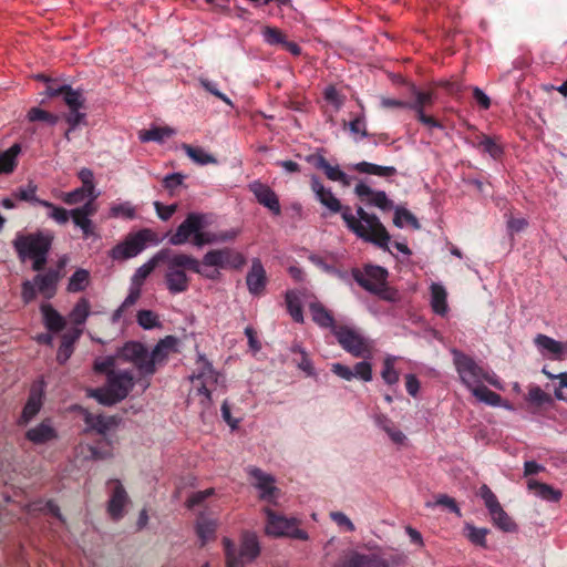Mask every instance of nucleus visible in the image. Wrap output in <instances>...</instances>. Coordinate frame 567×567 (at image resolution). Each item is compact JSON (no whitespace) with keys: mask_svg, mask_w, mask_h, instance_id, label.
<instances>
[{"mask_svg":"<svg viewBox=\"0 0 567 567\" xmlns=\"http://www.w3.org/2000/svg\"><path fill=\"white\" fill-rule=\"evenodd\" d=\"M161 252H165L161 264H165L166 266L164 281L166 289L172 295H178L188 290L190 278L187 271L197 274L209 280L220 279L221 274L219 271L203 268L199 260L193 255L174 252L169 248H162Z\"/></svg>","mask_w":567,"mask_h":567,"instance_id":"f257e3e1","label":"nucleus"},{"mask_svg":"<svg viewBox=\"0 0 567 567\" xmlns=\"http://www.w3.org/2000/svg\"><path fill=\"white\" fill-rule=\"evenodd\" d=\"M208 215L204 213H188L175 231L167 233L168 243L173 246H182L190 243L195 247L231 241L237 231L226 230L220 233L206 231Z\"/></svg>","mask_w":567,"mask_h":567,"instance_id":"f03ea898","label":"nucleus"},{"mask_svg":"<svg viewBox=\"0 0 567 567\" xmlns=\"http://www.w3.org/2000/svg\"><path fill=\"white\" fill-rule=\"evenodd\" d=\"M53 241L54 235L51 231L17 233L12 247L21 262L30 260L33 271H42L48 262Z\"/></svg>","mask_w":567,"mask_h":567,"instance_id":"7ed1b4c3","label":"nucleus"},{"mask_svg":"<svg viewBox=\"0 0 567 567\" xmlns=\"http://www.w3.org/2000/svg\"><path fill=\"white\" fill-rule=\"evenodd\" d=\"M357 216L358 217L352 214L349 206H344L341 217L348 229L364 241L372 243L388 250L391 236L379 217L374 214L367 213L360 206L357 208Z\"/></svg>","mask_w":567,"mask_h":567,"instance_id":"20e7f679","label":"nucleus"},{"mask_svg":"<svg viewBox=\"0 0 567 567\" xmlns=\"http://www.w3.org/2000/svg\"><path fill=\"white\" fill-rule=\"evenodd\" d=\"M352 278L369 293L380 300L396 303L401 300L400 291L389 285V272L384 267L377 265H364L360 268H352Z\"/></svg>","mask_w":567,"mask_h":567,"instance_id":"39448f33","label":"nucleus"},{"mask_svg":"<svg viewBox=\"0 0 567 567\" xmlns=\"http://www.w3.org/2000/svg\"><path fill=\"white\" fill-rule=\"evenodd\" d=\"M451 353L460 380L470 391L483 382H487L497 390H504L501 379L495 373L486 371L471 355L457 349H453Z\"/></svg>","mask_w":567,"mask_h":567,"instance_id":"423d86ee","label":"nucleus"},{"mask_svg":"<svg viewBox=\"0 0 567 567\" xmlns=\"http://www.w3.org/2000/svg\"><path fill=\"white\" fill-rule=\"evenodd\" d=\"M414 100L406 102L396 99H385L382 104L386 107L406 109L415 113L416 120L429 128H443L442 123L432 115L425 113L427 107H432L437 99L433 90H419L415 85L411 89Z\"/></svg>","mask_w":567,"mask_h":567,"instance_id":"0eeeda50","label":"nucleus"},{"mask_svg":"<svg viewBox=\"0 0 567 567\" xmlns=\"http://www.w3.org/2000/svg\"><path fill=\"white\" fill-rule=\"evenodd\" d=\"M135 385V379L131 371L111 372L105 386L96 388L90 395L99 403L111 406L127 398Z\"/></svg>","mask_w":567,"mask_h":567,"instance_id":"6e6552de","label":"nucleus"},{"mask_svg":"<svg viewBox=\"0 0 567 567\" xmlns=\"http://www.w3.org/2000/svg\"><path fill=\"white\" fill-rule=\"evenodd\" d=\"M45 93L50 97L63 96V101L70 111L64 116L70 131L74 130L85 120V113L81 112L84 109L85 99L80 90H74L69 84L60 85L51 80L47 85Z\"/></svg>","mask_w":567,"mask_h":567,"instance_id":"1a4fd4ad","label":"nucleus"},{"mask_svg":"<svg viewBox=\"0 0 567 567\" xmlns=\"http://www.w3.org/2000/svg\"><path fill=\"white\" fill-rule=\"evenodd\" d=\"M158 235L151 228H143L136 233H130L123 241L116 244L110 251L113 260H126L136 257L150 245L161 243Z\"/></svg>","mask_w":567,"mask_h":567,"instance_id":"9d476101","label":"nucleus"},{"mask_svg":"<svg viewBox=\"0 0 567 567\" xmlns=\"http://www.w3.org/2000/svg\"><path fill=\"white\" fill-rule=\"evenodd\" d=\"M223 545L226 567H245V564L254 561L260 555L258 537L254 533L243 534L239 550L228 537L223 538Z\"/></svg>","mask_w":567,"mask_h":567,"instance_id":"9b49d317","label":"nucleus"},{"mask_svg":"<svg viewBox=\"0 0 567 567\" xmlns=\"http://www.w3.org/2000/svg\"><path fill=\"white\" fill-rule=\"evenodd\" d=\"M38 274L32 280H24L21 284V299L24 305L31 303L39 292L45 299H52L58 292V286L61 279L59 275L47 269L44 272Z\"/></svg>","mask_w":567,"mask_h":567,"instance_id":"f8f14e48","label":"nucleus"},{"mask_svg":"<svg viewBox=\"0 0 567 567\" xmlns=\"http://www.w3.org/2000/svg\"><path fill=\"white\" fill-rule=\"evenodd\" d=\"M340 347L354 358L371 359L372 342L359 330L347 324H339L332 333Z\"/></svg>","mask_w":567,"mask_h":567,"instance_id":"ddd939ff","label":"nucleus"},{"mask_svg":"<svg viewBox=\"0 0 567 567\" xmlns=\"http://www.w3.org/2000/svg\"><path fill=\"white\" fill-rule=\"evenodd\" d=\"M199 262L203 268L220 272V269L240 270L247 260L243 252L230 247H224L208 250Z\"/></svg>","mask_w":567,"mask_h":567,"instance_id":"4468645a","label":"nucleus"},{"mask_svg":"<svg viewBox=\"0 0 567 567\" xmlns=\"http://www.w3.org/2000/svg\"><path fill=\"white\" fill-rule=\"evenodd\" d=\"M264 513L267 517L265 527L267 535L275 537L285 536L299 540H307L309 538L308 533L298 527V520L296 518H287L282 515H278L269 507H266Z\"/></svg>","mask_w":567,"mask_h":567,"instance_id":"2eb2a0df","label":"nucleus"},{"mask_svg":"<svg viewBox=\"0 0 567 567\" xmlns=\"http://www.w3.org/2000/svg\"><path fill=\"white\" fill-rule=\"evenodd\" d=\"M121 358L134 364L138 373L143 377H152L156 372L148 361V350L140 341H127L121 349Z\"/></svg>","mask_w":567,"mask_h":567,"instance_id":"dca6fc26","label":"nucleus"},{"mask_svg":"<svg viewBox=\"0 0 567 567\" xmlns=\"http://www.w3.org/2000/svg\"><path fill=\"white\" fill-rule=\"evenodd\" d=\"M99 196L97 192H93L89 194L87 200L82 206L72 209V221L82 230L85 239L95 235V226L91 217L97 212L95 200Z\"/></svg>","mask_w":567,"mask_h":567,"instance_id":"f3484780","label":"nucleus"},{"mask_svg":"<svg viewBox=\"0 0 567 567\" xmlns=\"http://www.w3.org/2000/svg\"><path fill=\"white\" fill-rule=\"evenodd\" d=\"M164 254L165 252L158 250L151 259L136 269L132 278L128 295L125 298V306H134L141 298L142 286L145 279L153 272L156 266L161 264Z\"/></svg>","mask_w":567,"mask_h":567,"instance_id":"a211bd4d","label":"nucleus"},{"mask_svg":"<svg viewBox=\"0 0 567 567\" xmlns=\"http://www.w3.org/2000/svg\"><path fill=\"white\" fill-rule=\"evenodd\" d=\"M107 485L112 488L106 503V513L111 520L120 522L125 515V507L130 503V497L120 480L112 478L107 482Z\"/></svg>","mask_w":567,"mask_h":567,"instance_id":"6ab92c4d","label":"nucleus"},{"mask_svg":"<svg viewBox=\"0 0 567 567\" xmlns=\"http://www.w3.org/2000/svg\"><path fill=\"white\" fill-rule=\"evenodd\" d=\"M247 473L252 480V485L259 491V498L276 504L279 488L276 486L275 477L256 466L248 467Z\"/></svg>","mask_w":567,"mask_h":567,"instance_id":"aec40b11","label":"nucleus"},{"mask_svg":"<svg viewBox=\"0 0 567 567\" xmlns=\"http://www.w3.org/2000/svg\"><path fill=\"white\" fill-rule=\"evenodd\" d=\"M404 555L392 557L391 561L375 554L365 555L352 553L346 559L337 563L333 567H390V564H401L405 561Z\"/></svg>","mask_w":567,"mask_h":567,"instance_id":"412c9836","label":"nucleus"},{"mask_svg":"<svg viewBox=\"0 0 567 567\" xmlns=\"http://www.w3.org/2000/svg\"><path fill=\"white\" fill-rule=\"evenodd\" d=\"M248 189L252 193L256 202L267 208L272 216L281 215L279 197L268 184L256 179L248 184Z\"/></svg>","mask_w":567,"mask_h":567,"instance_id":"4be33fe9","label":"nucleus"},{"mask_svg":"<svg viewBox=\"0 0 567 567\" xmlns=\"http://www.w3.org/2000/svg\"><path fill=\"white\" fill-rule=\"evenodd\" d=\"M246 285L252 296H261L266 291L268 277L266 269L259 258H254L250 269L246 275Z\"/></svg>","mask_w":567,"mask_h":567,"instance_id":"5701e85b","label":"nucleus"},{"mask_svg":"<svg viewBox=\"0 0 567 567\" xmlns=\"http://www.w3.org/2000/svg\"><path fill=\"white\" fill-rule=\"evenodd\" d=\"M59 434L51 419H44L39 424L30 427L24 437L33 445H44L58 439Z\"/></svg>","mask_w":567,"mask_h":567,"instance_id":"b1692460","label":"nucleus"},{"mask_svg":"<svg viewBox=\"0 0 567 567\" xmlns=\"http://www.w3.org/2000/svg\"><path fill=\"white\" fill-rule=\"evenodd\" d=\"M310 184L312 192L321 205H323L332 214H342L344 206L334 196L330 188L324 187L319 177L312 176Z\"/></svg>","mask_w":567,"mask_h":567,"instance_id":"393cba45","label":"nucleus"},{"mask_svg":"<svg viewBox=\"0 0 567 567\" xmlns=\"http://www.w3.org/2000/svg\"><path fill=\"white\" fill-rule=\"evenodd\" d=\"M176 347V337L166 336L164 339H161L153 350L148 352V361L152 363L153 368L157 369V365H163L167 361L169 354L177 351Z\"/></svg>","mask_w":567,"mask_h":567,"instance_id":"a878e982","label":"nucleus"},{"mask_svg":"<svg viewBox=\"0 0 567 567\" xmlns=\"http://www.w3.org/2000/svg\"><path fill=\"white\" fill-rule=\"evenodd\" d=\"M42 396L43 394L41 389H37L34 386L31 388L27 403L22 409L21 415L17 420L18 426H25L35 417L43 405Z\"/></svg>","mask_w":567,"mask_h":567,"instance_id":"bb28decb","label":"nucleus"},{"mask_svg":"<svg viewBox=\"0 0 567 567\" xmlns=\"http://www.w3.org/2000/svg\"><path fill=\"white\" fill-rule=\"evenodd\" d=\"M309 311L312 321L320 328L329 329L333 333L336 328L339 327V324H337L336 322L332 312L322 302H311L309 305Z\"/></svg>","mask_w":567,"mask_h":567,"instance_id":"cd10ccee","label":"nucleus"},{"mask_svg":"<svg viewBox=\"0 0 567 567\" xmlns=\"http://www.w3.org/2000/svg\"><path fill=\"white\" fill-rule=\"evenodd\" d=\"M218 523L214 518H209L206 513L200 512L195 524V533L199 539L200 547L216 538Z\"/></svg>","mask_w":567,"mask_h":567,"instance_id":"c85d7f7f","label":"nucleus"},{"mask_svg":"<svg viewBox=\"0 0 567 567\" xmlns=\"http://www.w3.org/2000/svg\"><path fill=\"white\" fill-rule=\"evenodd\" d=\"M83 421L86 424L84 433L95 431L104 435L111 426L115 425L114 417H106L102 414H93L86 409H82Z\"/></svg>","mask_w":567,"mask_h":567,"instance_id":"c756f323","label":"nucleus"},{"mask_svg":"<svg viewBox=\"0 0 567 567\" xmlns=\"http://www.w3.org/2000/svg\"><path fill=\"white\" fill-rule=\"evenodd\" d=\"M535 344L542 351H546L551 354L554 360H564L567 355V343L557 341L546 334H537L535 338Z\"/></svg>","mask_w":567,"mask_h":567,"instance_id":"7c9ffc66","label":"nucleus"},{"mask_svg":"<svg viewBox=\"0 0 567 567\" xmlns=\"http://www.w3.org/2000/svg\"><path fill=\"white\" fill-rule=\"evenodd\" d=\"M315 166L317 169L323 171L328 179L340 182L344 186L350 185L349 176L343 171H341L339 166H331L324 156H316Z\"/></svg>","mask_w":567,"mask_h":567,"instance_id":"2f4dec72","label":"nucleus"},{"mask_svg":"<svg viewBox=\"0 0 567 567\" xmlns=\"http://www.w3.org/2000/svg\"><path fill=\"white\" fill-rule=\"evenodd\" d=\"M40 311L45 328L51 332H59L65 327V319L50 303H42Z\"/></svg>","mask_w":567,"mask_h":567,"instance_id":"473e14b6","label":"nucleus"},{"mask_svg":"<svg viewBox=\"0 0 567 567\" xmlns=\"http://www.w3.org/2000/svg\"><path fill=\"white\" fill-rule=\"evenodd\" d=\"M527 487L529 491H533L536 496L548 502L558 503L563 497V492L560 489L554 488L551 485L536 480H529L527 482Z\"/></svg>","mask_w":567,"mask_h":567,"instance_id":"72a5a7b5","label":"nucleus"},{"mask_svg":"<svg viewBox=\"0 0 567 567\" xmlns=\"http://www.w3.org/2000/svg\"><path fill=\"white\" fill-rule=\"evenodd\" d=\"M174 134L175 131L169 126L152 125L148 130L138 131V140L142 143L156 142L162 144Z\"/></svg>","mask_w":567,"mask_h":567,"instance_id":"f704fd0d","label":"nucleus"},{"mask_svg":"<svg viewBox=\"0 0 567 567\" xmlns=\"http://www.w3.org/2000/svg\"><path fill=\"white\" fill-rule=\"evenodd\" d=\"M81 331L74 330L73 332H68L62 334L61 344L56 352V361L60 364L66 363L74 351V344L80 338Z\"/></svg>","mask_w":567,"mask_h":567,"instance_id":"c9c22d12","label":"nucleus"},{"mask_svg":"<svg viewBox=\"0 0 567 567\" xmlns=\"http://www.w3.org/2000/svg\"><path fill=\"white\" fill-rule=\"evenodd\" d=\"M285 303L287 312L290 315L291 319L297 323H303V309L302 303L299 297L298 291L288 290L285 293Z\"/></svg>","mask_w":567,"mask_h":567,"instance_id":"e433bc0d","label":"nucleus"},{"mask_svg":"<svg viewBox=\"0 0 567 567\" xmlns=\"http://www.w3.org/2000/svg\"><path fill=\"white\" fill-rule=\"evenodd\" d=\"M21 152V146L14 143L7 151L0 152V175L11 174L18 166V155Z\"/></svg>","mask_w":567,"mask_h":567,"instance_id":"4c0bfd02","label":"nucleus"},{"mask_svg":"<svg viewBox=\"0 0 567 567\" xmlns=\"http://www.w3.org/2000/svg\"><path fill=\"white\" fill-rule=\"evenodd\" d=\"M471 393L481 402H484L491 406H504L506 409H511V406L503 402L502 396L489 390L487 386L483 385V383L476 388H473Z\"/></svg>","mask_w":567,"mask_h":567,"instance_id":"58836bf2","label":"nucleus"},{"mask_svg":"<svg viewBox=\"0 0 567 567\" xmlns=\"http://www.w3.org/2000/svg\"><path fill=\"white\" fill-rule=\"evenodd\" d=\"M198 369L197 373L192 377L193 381H205L209 384H216L218 382V373L213 368V364L203 355L197 361Z\"/></svg>","mask_w":567,"mask_h":567,"instance_id":"ea45409f","label":"nucleus"},{"mask_svg":"<svg viewBox=\"0 0 567 567\" xmlns=\"http://www.w3.org/2000/svg\"><path fill=\"white\" fill-rule=\"evenodd\" d=\"M446 290L440 284L431 285V307L433 311L440 316L447 312Z\"/></svg>","mask_w":567,"mask_h":567,"instance_id":"a19ab883","label":"nucleus"},{"mask_svg":"<svg viewBox=\"0 0 567 567\" xmlns=\"http://www.w3.org/2000/svg\"><path fill=\"white\" fill-rule=\"evenodd\" d=\"M354 169L361 174L377 175L381 177H392L396 174L393 166H381L369 162H360L355 164Z\"/></svg>","mask_w":567,"mask_h":567,"instance_id":"79ce46f5","label":"nucleus"},{"mask_svg":"<svg viewBox=\"0 0 567 567\" xmlns=\"http://www.w3.org/2000/svg\"><path fill=\"white\" fill-rule=\"evenodd\" d=\"M476 147L483 153L488 154L494 159H499L504 154L503 146L496 141L495 137L482 134L478 137Z\"/></svg>","mask_w":567,"mask_h":567,"instance_id":"37998d69","label":"nucleus"},{"mask_svg":"<svg viewBox=\"0 0 567 567\" xmlns=\"http://www.w3.org/2000/svg\"><path fill=\"white\" fill-rule=\"evenodd\" d=\"M290 351L299 355V358L293 359V362L301 371H303L308 377L316 375V370L312 360L310 359L309 354L301 344H292Z\"/></svg>","mask_w":567,"mask_h":567,"instance_id":"c03bdc74","label":"nucleus"},{"mask_svg":"<svg viewBox=\"0 0 567 567\" xmlns=\"http://www.w3.org/2000/svg\"><path fill=\"white\" fill-rule=\"evenodd\" d=\"M396 358L386 355L382 363L381 378L389 386L396 385L400 381V372L395 368Z\"/></svg>","mask_w":567,"mask_h":567,"instance_id":"a18cd8bd","label":"nucleus"},{"mask_svg":"<svg viewBox=\"0 0 567 567\" xmlns=\"http://www.w3.org/2000/svg\"><path fill=\"white\" fill-rule=\"evenodd\" d=\"M492 523L498 529L505 533H514L517 530L516 523L509 517V515L501 506L495 512L489 513Z\"/></svg>","mask_w":567,"mask_h":567,"instance_id":"49530a36","label":"nucleus"},{"mask_svg":"<svg viewBox=\"0 0 567 567\" xmlns=\"http://www.w3.org/2000/svg\"><path fill=\"white\" fill-rule=\"evenodd\" d=\"M91 312V305L87 298L82 297L74 305L69 313L72 323L76 326L84 324Z\"/></svg>","mask_w":567,"mask_h":567,"instance_id":"de8ad7c7","label":"nucleus"},{"mask_svg":"<svg viewBox=\"0 0 567 567\" xmlns=\"http://www.w3.org/2000/svg\"><path fill=\"white\" fill-rule=\"evenodd\" d=\"M465 536L468 539L471 544L474 546H478L481 548L486 549L487 548V540L486 536L488 535L489 530L487 528H477L471 523H466L464 526Z\"/></svg>","mask_w":567,"mask_h":567,"instance_id":"09e8293b","label":"nucleus"},{"mask_svg":"<svg viewBox=\"0 0 567 567\" xmlns=\"http://www.w3.org/2000/svg\"><path fill=\"white\" fill-rule=\"evenodd\" d=\"M90 284V272L80 268L75 270L69 279L66 290L69 292H81L86 289Z\"/></svg>","mask_w":567,"mask_h":567,"instance_id":"8fccbe9b","label":"nucleus"},{"mask_svg":"<svg viewBox=\"0 0 567 567\" xmlns=\"http://www.w3.org/2000/svg\"><path fill=\"white\" fill-rule=\"evenodd\" d=\"M182 150H184L187 156L198 165L215 164L217 162L213 155L206 153L202 147H194L184 143L182 144Z\"/></svg>","mask_w":567,"mask_h":567,"instance_id":"3c124183","label":"nucleus"},{"mask_svg":"<svg viewBox=\"0 0 567 567\" xmlns=\"http://www.w3.org/2000/svg\"><path fill=\"white\" fill-rule=\"evenodd\" d=\"M40 206L48 208L49 218L53 219L59 225H65L70 218H72V209L68 210L63 207L56 206L53 203L45 200L40 202Z\"/></svg>","mask_w":567,"mask_h":567,"instance_id":"603ef678","label":"nucleus"},{"mask_svg":"<svg viewBox=\"0 0 567 567\" xmlns=\"http://www.w3.org/2000/svg\"><path fill=\"white\" fill-rule=\"evenodd\" d=\"M393 224L399 228H403L405 225H410L414 229L420 227L417 218L403 207L395 208Z\"/></svg>","mask_w":567,"mask_h":567,"instance_id":"864d4df0","label":"nucleus"},{"mask_svg":"<svg viewBox=\"0 0 567 567\" xmlns=\"http://www.w3.org/2000/svg\"><path fill=\"white\" fill-rule=\"evenodd\" d=\"M91 456L93 460H107L113 456V445L107 439H102L96 442V445L90 446Z\"/></svg>","mask_w":567,"mask_h":567,"instance_id":"5fc2aeb1","label":"nucleus"},{"mask_svg":"<svg viewBox=\"0 0 567 567\" xmlns=\"http://www.w3.org/2000/svg\"><path fill=\"white\" fill-rule=\"evenodd\" d=\"M109 216L112 218L134 219L136 216V210L131 203L125 202L112 205Z\"/></svg>","mask_w":567,"mask_h":567,"instance_id":"6e6d98bb","label":"nucleus"},{"mask_svg":"<svg viewBox=\"0 0 567 567\" xmlns=\"http://www.w3.org/2000/svg\"><path fill=\"white\" fill-rule=\"evenodd\" d=\"M27 118L29 122H38L43 121L47 122L50 125H55L59 121V116L50 113L45 110H42L40 107H31L28 111Z\"/></svg>","mask_w":567,"mask_h":567,"instance_id":"4d7b16f0","label":"nucleus"},{"mask_svg":"<svg viewBox=\"0 0 567 567\" xmlns=\"http://www.w3.org/2000/svg\"><path fill=\"white\" fill-rule=\"evenodd\" d=\"M136 321L145 330L161 327L158 316L152 310H140L136 315Z\"/></svg>","mask_w":567,"mask_h":567,"instance_id":"13d9d810","label":"nucleus"},{"mask_svg":"<svg viewBox=\"0 0 567 567\" xmlns=\"http://www.w3.org/2000/svg\"><path fill=\"white\" fill-rule=\"evenodd\" d=\"M37 189H38L37 185L30 183L28 185V187H25V188H23V187L18 188L13 193V197L18 200L30 202L32 204L40 206V202H44V199H40L39 197H37Z\"/></svg>","mask_w":567,"mask_h":567,"instance_id":"bf43d9fd","label":"nucleus"},{"mask_svg":"<svg viewBox=\"0 0 567 567\" xmlns=\"http://www.w3.org/2000/svg\"><path fill=\"white\" fill-rule=\"evenodd\" d=\"M478 495L483 499L485 507L488 511V514L495 512V509L499 508L502 505L498 502L496 495L489 488L488 485L483 484L478 489Z\"/></svg>","mask_w":567,"mask_h":567,"instance_id":"052dcab7","label":"nucleus"},{"mask_svg":"<svg viewBox=\"0 0 567 567\" xmlns=\"http://www.w3.org/2000/svg\"><path fill=\"white\" fill-rule=\"evenodd\" d=\"M215 495V488L209 487L204 491H198L192 493L185 501V507L187 509H193L196 506L202 505L208 497Z\"/></svg>","mask_w":567,"mask_h":567,"instance_id":"680f3d73","label":"nucleus"},{"mask_svg":"<svg viewBox=\"0 0 567 567\" xmlns=\"http://www.w3.org/2000/svg\"><path fill=\"white\" fill-rule=\"evenodd\" d=\"M261 34L264 37V40L269 45H282L284 41L287 38V35L279 28L269 25L262 29Z\"/></svg>","mask_w":567,"mask_h":567,"instance_id":"e2e57ef3","label":"nucleus"},{"mask_svg":"<svg viewBox=\"0 0 567 567\" xmlns=\"http://www.w3.org/2000/svg\"><path fill=\"white\" fill-rule=\"evenodd\" d=\"M89 196V190H85L84 187H78L73 190L65 192L61 194V200L66 205H76L82 203Z\"/></svg>","mask_w":567,"mask_h":567,"instance_id":"0e129e2a","label":"nucleus"},{"mask_svg":"<svg viewBox=\"0 0 567 567\" xmlns=\"http://www.w3.org/2000/svg\"><path fill=\"white\" fill-rule=\"evenodd\" d=\"M432 87H441L445 90L446 94L449 95H457L462 92L463 85L457 80H436L431 83Z\"/></svg>","mask_w":567,"mask_h":567,"instance_id":"69168bd1","label":"nucleus"},{"mask_svg":"<svg viewBox=\"0 0 567 567\" xmlns=\"http://www.w3.org/2000/svg\"><path fill=\"white\" fill-rule=\"evenodd\" d=\"M185 176L182 173H172L166 175L163 181V187L171 196L175 195V190L184 184Z\"/></svg>","mask_w":567,"mask_h":567,"instance_id":"338daca9","label":"nucleus"},{"mask_svg":"<svg viewBox=\"0 0 567 567\" xmlns=\"http://www.w3.org/2000/svg\"><path fill=\"white\" fill-rule=\"evenodd\" d=\"M367 360L368 359H364L363 361L355 363L353 367V373L354 378H358L364 382H370L373 377L372 365Z\"/></svg>","mask_w":567,"mask_h":567,"instance_id":"774afa93","label":"nucleus"}]
</instances>
